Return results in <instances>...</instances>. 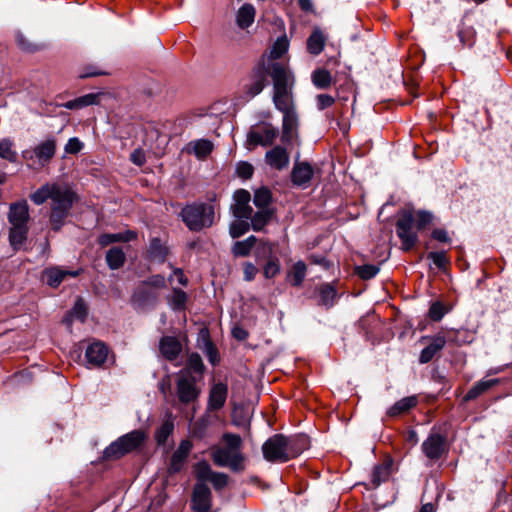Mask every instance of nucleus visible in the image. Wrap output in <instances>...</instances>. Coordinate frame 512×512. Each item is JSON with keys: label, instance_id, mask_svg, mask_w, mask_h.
I'll use <instances>...</instances> for the list:
<instances>
[{"label": "nucleus", "instance_id": "nucleus-1", "mask_svg": "<svg viewBox=\"0 0 512 512\" xmlns=\"http://www.w3.org/2000/svg\"><path fill=\"white\" fill-rule=\"evenodd\" d=\"M31 201L36 205H42L50 200L49 221L54 231H59L69 216L70 211L78 201V196L67 183L48 182L30 195Z\"/></svg>", "mask_w": 512, "mask_h": 512}, {"label": "nucleus", "instance_id": "nucleus-2", "mask_svg": "<svg viewBox=\"0 0 512 512\" xmlns=\"http://www.w3.org/2000/svg\"><path fill=\"white\" fill-rule=\"evenodd\" d=\"M307 446L308 439L305 436L289 438L276 434L263 444L262 452L269 462H287L297 457Z\"/></svg>", "mask_w": 512, "mask_h": 512}, {"label": "nucleus", "instance_id": "nucleus-3", "mask_svg": "<svg viewBox=\"0 0 512 512\" xmlns=\"http://www.w3.org/2000/svg\"><path fill=\"white\" fill-rule=\"evenodd\" d=\"M223 446L211 448L210 455L215 465L228 467L233 472L245 469V456L241 452L242 439L239 435L225 433L222 436Z\"/></svg>", "mask_w": 512, "mask_h": 512}, {"label": "nucleus", "instance_id": "nucleus-4", "mask_svg": "<svg viewBox=\"0 0 512 512\" xmlns=\"http://www.w3.org/2000/svg\"><path fill=\"white\" fill-rule=\"evenodd\" d=\"M270 75L273 80V102L275 107L281 112L294 110L292 100L294 77L288 67L273 62L270 65Z\"/></svg>", "mask_w": 512, "mask_h": 512}, {"label": "nucleus", "instance_id": "nucleus-5", "mask_svg": "<svg viewBox=\"0 0 512 512\" xmlns=\"http://www.w3.org/2000/svg\"><path fill=\"white\" fill-rule=\"evenodd\" d=\"M214 206L212 204L195 203L187 205L181 211V217L190 230L200 231L210 227L214 222Z\"/></svg>", "mask_w": 512, "mask_h": 512}, {"label": "nucleus", "instance_id": "nucleus-6", "mask_svg": "<svg viewBox=\"0 0 512 512\" xmlns=\"http://www.w3.org/2000/svg\"><path fill=\"white\" fill-rule=\"evenodd\" d=\"M143 430H133L111 443L104 451L105 458H119L139 448L146 440Z\"/></svg>", "mask_w": 512, "mask_h": 512}, {"label": "nucleus", "instance_id": "nucleus-7", "mask_svg": "<svg viewBox=\"0 0 512 512\" xmlns=\"http://www.w3.org/2000/svg\"><path fill=\"white\" fill-rule=\"evenodd\" d=\"M55 152L56 141L54 138H48L32 150L23 151L22 156L28 162L29 167H34L36 163L39 167H43L50 162Z\"/></svg>", "mask_w": 512, "mask_h": 512}, {"label": "nucleus", "instance_id": "nucleus-8", "mask_svg": "<svg viewBox=\"0 0 512 512\" xmlns=\"http://www.w3.org/2000/svg\"><path fill=\"white\" fill-rule=\"evenodd\" d=\"M396 232L404 250L408 251L414 247L418 236L417 232L414 230V214L411 210L401 212L396 223Z\"/></svg>", "mask_w": 512, "mask_h": 512}, {"label": "nucleus", "instance_id": "nucleus-9", "mask_svg": "<svg viewBox=\"0 0 512 512\" xmlns=\"http://www.w3.org/2000/svg\"><path fill=\"white\" fill-rule=\"evenodd\" d=\"M176 392L179 401L183 404L194 402L200 394L197 387V378L189 370H181L178 374Z\"/></svg>", "mask_w": 512, "mask_h": 512}, {"label": "nucleus", "instance_id": "nucleus-10", "mask_svg": "<svg viewBox=\"0 0 512 512\" xmlns=\"http://www.w3.org/2000/svg\"><path fill=\"white\" fill-rule=\"evenodd\" d=\"M278 130L270 123H259L252 126L247 135L249 145L270 146L275 141Z\"/></svg>", "mask_w": 512, "mask_h": 512}, {"label": "nucleus", "instance_id": "nucleus-11", "mask_svg": "<svg viewBox=\"0 0 512 512\" xmlns=\"http://www.w3.org/2000/svg\"><path fill=\"white\" fill-rule=\"evenodd\" d=\"M193 512H212V493L205 483H196L191 498Z\"/></svg>", "mask_w": 512, "mask_h": 512}, {"label": "nucleus", "instance_id": "nucleus-12", "mask_svg": "<svg viewBox=\"0 0 512 512\" xmlns=\"http://www.w3.org/2000/svg\"><path fill=\"white\" fill-rule=\"evenodd\" d=\"M267 73L270 74V67L266 70L264 66H259L252 71L249 81L243 86L246 100L254 98L263 91Z\"/></svg>", "mask_w": 512, "mask_h": 512}, {"label": "nucleus", "instance_id": "nucleus-13", "mask_svg": "<svg viewBox=\"0 0 512 512\" xmlns=\"http://www.w3.org/2000/svg\"><path fill=\"white\" fill-rule=\"evenodd\" d=\"M108 347L100 341L88 345L85 351V359L89 367L102 366L108 357Z\"/></svg>", "mask_w": 512, "mask_h": 512}, {"label": "nucleus", "instance_id": "nucleus-14", "mask_svg": "<svg viewBox=\"0 0 512 512\" xmlns=\"http://www.w3.org/2000/svg\"><path fill=\"white\" fill-rule=\"evenodd\" d=\"M251 195L244 189L237 190L234 193V204L232 205V213L236 218H250L252 215V207L249 205Z\"/></svg>", "mask_w": 512, "mask_h": 512}, {"label": "nucleus", "instance_id": "nucleus-15", "mask_svg": "<svg viewBox=\"0 0 512 512\" xmlns=\"http://www.w3.org/2000/svg\"><path fill=\"white\" fill-rule=\"evenodd\" d=\"M192 448L193 444L190 440H182L180 442L178 448L172 454V457L170 459V464L168 467V471L170 473H177L181 471V469L184 467L187 461V458Z\"/></svg>", "mask_w": 512, "mask_h": 512}, {"label": "nucleus", "instance_id": "nucleus-16", "mask_svg": "<svg viewBox=\"0 0 512 512\" xmlns=\"http://www.w3.org/2000/svg\"><path fill=\"white\" fill-rule=\"evenodd\" d=\"M445 449V439L439 434H431L422 444L426 457L432 460L439 459Z\"/></svg>", "mask_w": 512, "mask_h": 512}, {"label": "nucleus", "instance_id": "nucleus-17", "mask_svg": "<svg viewBox=\"0 0 512 512\" xmlns=\"http://www.w3.org/2000/svg\"><path fill=\"white\" fill-rule=\"evenodd\" d=\"M80 271H70L60 267H49L43 271V279L52 288H57L67 277H77Z\"/></svg>", "mask_w": 512, "mask_h": 512}, {"label": "nucleus", "instance_id": "nucleus-18", "mask_svg": "<svg viewBox=\"0 0 512 512\" xmlns=\"http://www.w3.org/2000/svg\"><path fill=\"white\" fill-rule=\"evenodd\" d=\"M29 207L25 200L10 205L8 220L11 226L28 225Z\"/></svg>", "mask_w": 512, "mask_h": 512}, {"label": "nucleus", "instance_id": "nucleus-19", "mask_svg": "<svg viewBox=\"0 0 512 512\" xmlns=\"http://www.w3.org/2000/svg\"><path fill=\"white\" fill-rule=\"evenodd\" d=\"M228 387L224 383H217L210 389L208 399V409L211 411H217L221 409L227 399Z\"/></svg>", "mask_w": 512, "mask_h": 512}, {"label": "nucleus", "instance_id": "nucleus-20", "mask_svg": "<svg viewBox=\"0 0 512 512\" xmlns=\"http://www.w3.org/2000/svg\"><path fill=\"white\" fill-rule=\"evenodd\" d=\"M159 349L165 359L172 361L179 356L182 350V345L177 338L164 336L160 340Z\"/></svg>", "mask_w": 512, "mask_h": 512}, {"label": "nucleus", "instance_id": "nucleus-21", "mask_svg": "<svg viewBox=\"0 0 512 512\" xmlns=\"http://www.w3.org/2000/svg\"><path fill=\"white\" fill-rule=\"evenodd\" d=\"M313 173V168L309 163H296L291 173L292 182L297 186H306L312 179Z\"/></svg>", "mask_w": 512, "mask_h": 512}, {"label": "nucleus", "instance_id": "nucleus-22", "mask_svg": "<svg viewBox=\"0 0 512 512\" xmlns=\"http://www.w3.org/2000/svg\"><path fill=\"white\" fill-rule=\"evenodd\" d=\"M265 159L269 166L277 170H282L289 164L288 153L281 146H276L269 150L265 155Z\"/></svg>", "mask_w": 512, "mask_h": 512}, {"label": "nucleus", "instance_id": "nucleus-23", "mask_svg": "<svg viewBox=\"0 0 512 512\" xmlns=\"http://www.w3.org/2000/svg\"><path fill=\"white\" fill-rule=\"evenodd\" d=\"M445 344H446V338L443 335L438 334V335L434 336L431 339L430 344L427 345L421 351V354L419 357V362L421 364H426V363L430 362L433 359V357L444 348Z\"/></svg>", "mask_w": 512, "mask_h": 512}, {"label": "nucleus", "instance_id": "nucleus-24", "mask_svg": "<svg viewBox=\"0 0 512 512\" xmlns=\"http://www.w3.org/2000/svg\"><path fill=\"white\" fill-rule=\"evenodd\" d=\"M157 294L154 289L148 287V284L141 283L132 296V301L139 307H144L150 303H154Z\"/></svg>", "mask_w": 512, "mask_h": 512}, {"label": "nucleus", "instance_id": "nucleus-25", "mask_svg": "<svg viewBox=\"0 0 512 512\" xmlns=\"http://www.w3.org/2000/svg\"><path fill=\"white\" fill-rule=\"evenodd\" d=\"M327 36L319 28L315 27L307 39V51L312 55H319L325 47Z\"/></svg>", "mask_w": 512, "mask_h": 512}, {"label": "nucleus", "instance_id": "nucleus-26", "mask_svg": "<svg viewBox=\"0 0 512 512\" xmlns=\"http://www.w3.org/2000/svg\"><path fill=\"white\" fill-rule=\"evenodd\" d=\"M499 383V379H483L475 383L463 397L465 402L471 401Z\"/></svg>", "mask_w": 512, "mask_h": 512}, {"label": "nucleus", "instance_id": "nucleus-27", "mask_svg": "<svg viewBox=\"0 0 512 512\" xmlns=\"http://www.w3.org/2000/svg\"><path fill=\"white\" fill-rule=\"evenodd\" d=\"M256 10L253 5L245 3L243 4L236 15V23L242 28L250 27L255 20Z\"/></svg>", "mask_w": 512, "mask_h": 512}, {"label": "nucleus", "instance_id": "nucleus-28", "mask_svg": "<svg viewBox=\"0 0 512 512\" xmlns=\"http://www.w3.org/2000/svg\"><path fill=\"white\" fill-rule=\"evenodd\" d=\"M283 125H282V140L290 141L293 138L294 132L297 128V115L295 110L282 112Z\"/></svg>", "mask_w": 512, "mask_h": 512}, {"label": "nucleus", "instance_id": "nucleus-29", "mask_svg": "<svg viewBox=\"0 0 512 512\" xmlns=\"http://www.w3.org/2000/svg\"><path fill=\"white\" fill-rule=\"evenodd\" d=\"M99 94L89 93L83 96H80L76 99L67 101L62 104V107L69 110H77L82 109L84 107L94 105L98 103Z\"/></svg>", "mask_w": 512, "mask_h": 512}, {"label": "nucleus", "instance_id": "nucleus-30", "mask_svg": "<svg viewBox=\"0 0 512 512\" xmlns=\"http://www.w3.org/2000/svg\"><path fill=\"white\" fill-rule=\"evenodd\" d=\"M306 271V264L303 261H297L287 273V281L293 286H301L305 279Z\"/></svg>", "mask_w": 512, "mask_h": 512}, {"label": "nucleus", "instance_id": "nucleus-31", "mask_svg": "<svg viewBox=\"0 0 512 512\" xmlns=\"http://www.w3.org/2000/svg\"><path fill=\"white\" fill-rule=\"evenodd\" d=\"M311 81L318 89H327L333 83L331 73L325 68H317L311 74Z\"/></svg>", "mask_w": 512, "mask_h": 512}, {"label": "nucleus", "instance_id": "nucleus-32", "mask_svg": "<svg viewBox=\"0 0 512 512\" xmlns=\"http://www.w3.org/2000/svg\"><path fill=\"white\" fill-rule=\"evenodd\" d=\"M417 402L418 400L416 396L402 398L399 401H397L392 407H390L387 414L391 417L398 416L415 407L417 405Z\"/></svg>", "mask_w": 512, "mask_h": 512}, {"label": "nucleus", "instance_id": "nucleus-33", "mask_svg": "<svg viewBox=\"0 0 512 512\" xmlns=\"http://www.w3.org/2000/svg\"><path fill=\"white\" fill-rule=\"evenodd\" d=\"M318 293L320 297L319 303L321 305L328 308L334 305L337 298V291L334 286L329 283L322 284L318 288Z\"/></svg>", "mask_w": 512, "mask_h": 512}, {"label": "nucleus", "instance_id": "nucleus-34", "mask_svg": "<svg viewBox=\"0 0 512 512\" xmlns=\"http://www.w3.org/2000/svg\"><path fill=\"white\" fill-rule=\"evenodd\" d=\"M28 225L11 226L9 240L15 249H19L27 239Z\"/></svg>", "mask_w": 512, "mask_h": 512}, {"label": "nucleus", "instance_id": "nucleus-35", "mask_svg": "<svg viewBox=\"0 0 512 512\" xmlns=\"http://www.w3.org/2000/svg\"><path fill=\"white\" fill-rule=\"evenodd\" d=\"M125 253L120 247H112L106 253V262L110 269L116 270L125 263Z\"/></svg>", "mask_w": 512, "mask_h": 512}, {"label": "nucleus", "instance_id": "nucleus-36", "mask_svg": "<svg viewBox=\"0 0 512 512\" xmlns=\"http://www.w3.org/2000/svg\"><path fill=\"white\" fill-rule=\"evenodd\" d=\"M391 471V464L388 462L376 465L371 474V481L375 486H379L382 482H385Z\"/></svg>", "mask_w": 512, "mask_h": 512}, {"label": "nucleus", "instance_id": "nucleus-37", "mask_svg": "<svg viewBox=\"0 0 512 512\" xmlns=\"http://www.w3.org/2000/svg\"><path fill=\"white\" fill-rule=\"evenodd\" d=\"M190 145L192 146L193 153L198 159L206 158L213 150L212 142L206 139L194 141Z\"/></svg>", "mask_w": 512, "mask_h": 512}, {"label": "nucleus", "instance_id": "nucleus-38", "mask_svg": "<svg viewBox=\"0 0 512 512\" xmlns=\"http://www.w3.org/2000/svg\"><path fill=\"white\" fill-rule=\"evenodd\" d=\"M289 48V40L284 34L276 39L270 50V58L273 60L282 57Z\"/></svg>", "mask_w": 512, "mask_h": 512}, {"label": "nucleus", "instance_id": "nucleus-39", "mask_svg": "<svg viewBox=\"0 0 512 512\" xmlns=\"http://www.w3.org/2000/svg\"><path fill=\"white\" fill-rule=\"evenodd\" d=\"M272 212L268 209H261L260 211L256 212L253 216L250 217L251 219V226L253 230L260 231L264 228V226L269 222L271 219Z\"/></svg>", "mask_w": 512, "mask_h": 512}, {"label": "nucleus", "instance_id": "nucleus-40", "mask_svg": "<svg viewBox=\"0 0 512 512\" xmlns=\"http://www.w3.org/2000/svg\"><path fill=\"white\" fill-rule=\"evenodd\" d=\"M256 243V237L250 236L243 241H237L232 248L235 256H247Z\"/></svg>", "mask_w": 512, "mask_h": 512}, {"label": "nucleus", "instance_id": "nucleus-41", "mask_svg": "<svg viewBox=\"0 0 512 512\" xmlns=\"http://www.w3.org/2000/svg\"><path fill=\"white\" fill-rule=\"evenodd\" d=\"M213 472L214 471L206 461L198 462L194 466V473L197 478V483H205L206 481H209Z\"/></svg>", "mask_w": 512, "mask_h": 512}, {"label": "nucleus", "instance_id": "nucleus-42", "mask_svg": "<svg viewBox=\"0 0 512 512\" xmlns=\"http://www.w3.org/2000/svg\"><path fill=\"white\" fill-rule=\"evenodd\" d=\"M174 430L173 421L168 419L164 421L161 426L155 432V439L159 445L164 444L168 437L172 434Z\"/></svg>", "mask_w": 512, "mask_h": 512}, {"label": "nucleus", "instance_id": "nucleus-43", "mask_svg": "<svg viewBox=\"0 0 512 512\" xmlns=\"http://www.w3.org/2000/svg\"><path fill=\"white\" fill-rule=\"evenodd\" d=\"M271 192L267 188H259L254 193L253 202L260 209H267L271 202Z\"/></svg>", "mask_w": 512, "mask_h": 512}, {"label": "nucleus", "instance_id": "nucleus-44", "mask_svg": "<svg viewBox=\"0 0 512 512\" xmlns=\"http://www.w3.org/2000/svg\"><path fill=\"white\" fill-rule=\"evenodd\" d=\"M249 218H237L230 225V235L232 238H238L244 235L250 228Z\"/></svg>", "mask_w": 512, "mask_h": 512}, {"label": "nucleus", "instance_id": "nucleus-45", "mask_svg": "<svg viewBox=\"0 0 512 512\" xmlns=\"http://www.w3.org/2000/svg\"><path fill=\"white\" fill-rule=\"evenodd\" d=\"M281 266L277 257H270L263 266V275L266 279H272L280 273Z\"/></svg>", "mask_w": 512, "mask_h": 512}, {"label": "nucleus", "instance_id": "nucleus-46", "mask_svg": "<svg viewBox=\"0 0 512 512\" xmlns=\"http://www.w3.org/2000/svg\"><path fill=\"white\" fill-rule=\"evenodd\" d=\"M13 143L9 139H3L0 141V158L8 160L9 162H15L17 159V153L12 149Z\"/></svg>", "mask_w": 512, "mask_h": 512}, {"label": "nucleus", "instance_id": "nucleus-47", "mask_svg": "<svg viewBox=\"0 0 512 512\" xmlns=\"http://www.w3.org/2000/svg\"><path fill=\"white\" fill-rule=\"evenodd\" d=\"M203 369H204V365H203L200 355H198L197 353H192L188 357L186 368H184L183 370H189L190 373L195 372V373H198L199 375H201L203 372Z\"/></svg>", "mask_w": 512, "mask_h": 512}, {"label": "nucleus", "instance_id": "nucleus-48", "mask_svg": "<svg viewBox=\"0 0 512 512\" xmlns=\"http://www.w3.org/2000/svg\"><path fill=\"white\" fill-rule=\"evenodd\" d=\"M379 272L377 265L365 264L356 267V274L363 280H369L375 277Z\"/></svg>", "mask_w": 512, "mask_h": 512}, {"label": "nucleus", "instance_id": "nucleus-49", "mask_svg": "<svg viewBox=\"0 0 512 512\" xmlns=\"http://www.w3.org/2000/svg\"><path fill=\"white\" fill-rule=\"evenodd\" d=\"M427 258L430 259L433 264L441 270H444L449 263L447 254L444 251L430 252L428 253Z\"/></svg>", "mask_w": 512, "mask_h": 512}, {"label": "nucleus", "instance_id": "nucleus-50", "mask_svg": "<svg viewBox=\"0 0 512 512\" xmlns=\"http://www.w3.org/2000/svg\"><path fill=\"white\" fill-rule=\"evenodd\" d=\"M187 301V295L186 293L181 290L174 288L172 293V299L171 304L174 309H181L185 306V303Z\"/></svg>", "mask_w": 512, "mask_h": 512}, {"label": "nucleus", "instance_id": "nucleus-51", "mask_svg": "<svg viewBox=\"0 0 512 512\" xmlns=\"http://www.w3.org/2000/svg\"><path fill=\"white\" fill-rule=\"evenodd\" d=\"M446 312L447 310L441 302H434L429 309V318L433 321H440Z\"/></svg>", "mask_w": 512, "mask_h": 512}, {"label": "nucleus", "instance_id": "nucleus-52", "mask_svg": "<svg viewBox=\"0 0 512 512\" xmlns=\"http://www.w3.org/2000/svg\"><path fill=\"white\" fill-rule=\"evenodd\" d=\"M209 481L212 483L215 490L223 489L228 483V475L221 472H213Z\"/></svg>", "mask_w": 512, "mask_h": 512}, {"label": "nucleus", "instance_id": "nucleus-53", "mask_svg": "<svg viewBox=\"0 0 512 512\" xmlns=\"http://www.w3.org/2000/svg\"><path fill=\"white\" fill-rule=\"evenodd\" d=\"M315 100L317 109L320 111L331 107L335 103V98L328 94H319Z\"/></svg>", "mask_w": 512, "mask_h": 512}, {"label": "nucleus", "instance_id": "nucleus-54", "mask_svg": "<svg viewBox=\"0 0 512 512\" xmlns=\"http://www.w3.org/2000/svg\"><path fill=\"white\" fill-rule=\"evenodd\" d=\"M253 166L248 162H240L237 164V175L243 179H248L253 175Z\"/></svg>", "mask_w": 512, "mask_h": 512}, {"label": "nucleus", "instance_id": "nucleus-55", "mask_svg": "<svg viewBox=\"0 0 512 512\" xmlns=\"http://www.w3.org/2000/svg\"><path fill=\"white\" fill-rule=\"evenodd\" d=\"M415 221L417 228L421 230L432 221V214L426 211H418L416 219L414 218V222Z\"/></svg>", "mask_w": 512, "mask_h": 512}, {"label": "nucleus", "instance_id": "nucleus-56", "mask_svg": "<svg viewBox=\"0 0 512 512\" xmlns=\"http://www.w3.org/2000/svg\"><path fill=\"white\" fill-rule=\"evenodd\" d=\"M461 43L465 46H471L473 44L474 31L472 28H463L458 32Z\"/></svg>", "mask_w": 512, "mask_h": 512}, {"label": "nucleus", "instance_id": "nucleus-57", "mask_svg": "<svg viewBox=\"0 0 512 512\" xmlns=\"http://www.w3.org/2000/svg\"><path fill=\"white\" fill-rule=\"evenodd\" d=\"M71 314L81 320V321H84L86 315H87V311H86V306L84 304V302L81 300V299H78L71 311Z\"/></svg>", "mask_w": 512, "mask_h": 512}, {"label": "nucleus", "instance_id": "nucleus-58", "mask_svg": "<svg viewBox=\"0 0 512 512\" xmlns=\"http://www.w3.org/2000/svg\"><path fill=\"white\" fill-rule=\"evenodd\" d=\"M83 148V143L76 137L70 138L65 145V152L76 154Z\"/></svg>", "mask_w": 512, "mask_h": 512}, {"label": "nucleus", "instance_id": "nucleus-59", "mask_svg": "<svg viewBox=\"0 0 512 512\" xmlns=\"http://www.w3.org/2000/svg\"><path fill=\"white\" fill-rule=\"evenodd\" d=\"M150 252L154 257L163 258L165 255V248L162 246L158 238H154L150 242Z\"/></svg>", "mask_w": 512, "mask_h": 512}, {"label": "nucleus", "instance_id": "nucleus-60", "mask_svg": "<svg viewBox=\"0 0 512 512\" xmlns=\"http://www.w3.org/2000/svg\"><path fill=\"white\" fill-rule=\"evenodd\" d=\"M120 242L119 233H105L99 236L98 243L102 246H108L109 244Z\"/></svg>", "mask_w": 512, "mask_h": 512}, {"label": "nucleus", "instance_id": "nucleus-61", "mask_svg": "<svg viewBox=\"0 0 512 512\" xmlns=\"http://www.w3.org/2000/svg\"><path fill=\"white\" fill-rule=\"evenodd\" d=\"M244 279L252 281L258 273V268L252 263H245L243 268Z\"/></svg>", "mask_w": 512, "mask_h": 512}, {"label": "nucleus", "instance_id": "nucleus-62", "mask_svg": "<svg viewBox=\"0 0 512 512\" xmlns=\"http://www.w3.org/2000/svg\"><path fill=\"white\" fill-rule=\"evenodd\" d=\"M143 283L148 284V287H151L155 290V288H161L165 286V278L161 275H154Z\"/></svg>", "mask_w": 512, "mask_h": 512}, {"label": "nucleus", "instance_id": "nucleus-63", "mask_svg": "<svg viewBox=\"0 0 512 512\" xmlns=\"http://www.w3.org/2000/svg\"><path fill=\"white\" fill-rule=\"evenodd\" d=\"M130 160L134 164L142 166L146 161L145 153L141 149H136L131 153Z\"/></svg>", "mask_w": 512, "mask_h": 512}, {"label": "nucleus", "instance_id": "nucleus-64", "mask_svg": "<svg viewBox=\"0 0 512 512\" xmlns=\"http://www.w3.org/2000/svg\"><path fill=\"white\" fill-rule=\"evenodd\" d=\"M432 238L443 243L450 242V237L444 229H434L432 232Z\"/></svg>", "mask_w": 512, "mask_h": 512}]
</instances>
